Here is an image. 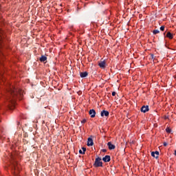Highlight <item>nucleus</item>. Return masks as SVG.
<instances>
[{"label": "nucleus", "mask_w": 176, "mask_h": 176, "mask_svg": "<svg viewBox=\"0 0 176 176\" xmlns=\"http://www.w3.org/2000/svg\"><path fill=\"white\" fill-rule=\"evenodd\" d=\"M6 90L8 93L6 98L9 102V105L11 104L12 107H14V104H16V98H23L24 91L20 89H16L13 85H10Z\"/></svg>", "instance_id": "nucleus-1"}, {"label": "nucleus", "mask_w": 176, "mask_h": 176, "mask_svg": "<svg viewBox=\"0 0 176 176\" xmlns=\"http://www.w3.org/2000/svg\"><path fill=\"white\" fill-rule=\"evenodd\" d=\"M2 38H5V36H3V31L0 30V59L3 60L5 56L3 55V53H2ZM0 60V64H2V62Z\"/></svg>", "instance_id": "nucleus-2"}, {"label": "nucleus", "mask_w": 176, "mask_h": 176, "mask_svg": "<svg viewBox=\"0 0 176 176\" xmlns=\"http://www.w3.org/2000/svg\"><path fill=\"white\" fill-rule=\"evenodd\" d=\"M101 157H98L97 158H96L94 166L95 167H102V162H101Z\"/></svg>", "instance_id": "nucleus-3"}, {"label": "nucleus", "mask_w": 176, "mask_h": 176, "mask_svg": "<svg viewBox=\"0 0 176 176\" xmlns=\"http://www.w3.org/2000/svg\"><path fill=\"white\" fill-rule=\"evenodd\" d=\"M98 66L102 69H104V68H106L107 67V62L105 61V60L101 59L100 61L98 62Z\"/></svg>", "instance_id": "nucleus-4"}, {"label": "nucleus", "mask_w": 176, "mask_h": 176, "mask_svg": "<svg viewBox=\"0 0 176 176\" xmlns=\"http://www.w3.org/2000/svg\"><path fill=\"white\" fill-rule=\"evenodd\" d=\"M14 173L16 175L20 173V166L18 164H14Z\"/></svg>", "instance_id": "nucleus-5"}, {"label": "nucleus", "mask_w": 176, "mask_h": 176, "mask_svg": "<svg viewBox=\"0 0 176 176\" xmlns=\"http://www.w3.org/2000/svg\"><path fill=\"white\" fill-rule=\"evenodd\" d=\"M141 112H143V113H146V112H148L149 111V106L148 105H144L140 109Z\"/></svg>", "instance_id": "nucleus-6"}, {"label": "nucleus", "mask_w": 176, "mask_h": 176, "mask_svg": "<svg viewBox=\"0 0 176 176\" xmlns=\"http://www.w3.org/2000/svg\"><path fill=\"white\" fill-rule=\"evenodd\" d=\"M100 116H102V118H103V116L108 118V116H109V111L105 110L102 111L100 113Z\"/></svg>", "instance_id": "nucleus-7"}, {"label": "nucleus", "mask_w": 176, "mask_h": 176, "mask_svg": "<svg viewBox=\"0 0 176 176\" xmlns=\"http://www.w3.org/2000/svg\"><path fill=\"white\" fill-rule=\"evenodd\" d=\"M103 162H104V163H108L109 162H111V156L109 155H105L103 158H102Z\"/></svg>", "instance_id": "nucleus-8"}, {"label": "nucleus", "mask_w": 176, "mask_h": 176, "mask_svg": "<svg viewBox=\"0 0 176 176\" xmlns=\"http://www.w3.org/2000/svg\"><path fill=\"white\" fill-rule=\"evenodd\" d=\"M93 145H94V142H93V139L89 138L87 140V146H93Z\"/></svg>", "instance_id": "nucleus-9"}, {"label": "nucleus", "mask_w": 176, "mask_h": 176, "mask_svg": "<svg viewBox=\"0 0 176 176\" xmlns=\"http://www.w3.org/2000/svg\"><path fill=\"white\" fill-rule=\"evenodd\" d=\"M39 60L41 63H46V61H47V57H46L45 55H41Z\"/></svg>", "instance_id": "nucleus-10"}, {"label": "nucleus", "mask_w": 176, "mask_h": 176, "mask_svg": "<svg viewBox=\"0 0 176 176\" xmlns=\"http://www.w3.org/2000/svg\"><path fill=\"white\" fill-rule=\"evenodd\" d=\"M151 156H153V157H155V159H158L159 158V151H153L151 153Z\"/></svg>", "instance_id": "nucleus-11"}, {"label": "nucleus", "mask_w": 176, "mask_h": 176, "mask_svg": "<svg viewBox=\"0 0 176 176\" xmlns=\"http://www.w3.org/2000/svg\"><path fill=\"white\" fill-rule=\"evenodd\" d=\"M89 113L91 118H96V110L90 109L89 111Z\"/></svg>", "instance_id": "nucleus-12"}, {"label": "nucleus", "mask_w": 176, "mask_h": 176, "mask_svg": "<svg viewBox=\"0 0 176 176\" xmlns=\"http://www.w3.org/2000/svg\"><path fill=\"white\" fill-rule=\"evenodd\" d=\"M107 146H109V149L110 151H112V149H115L116 146L114 144H113L111 142H109L107 143Z\"/></svg>", "instance_id": "nucleus-13"}, {"label": "nucleus", "mask_w": 176, "mask_h": 176, "mask_svg": "<svg viewBox=\"0 0 176 176\" xmlns=\"http://www.w3.org/2000/svg\"><path fill=\"white\" fill-rule=\"evenodd\" d=\"M87 75H89V73H87V72L80 73V78H86V76H87Z\"/></svg>", "instance_id": "nucleus-14"}, {"label": "nucleus", "mask_w": 176, "mask_h": 176, "mask_svg": "<svg viewBox=\"0 0 176 176\" xmlns=\"http://www.w3.org/2000/svg\"><path fill=\"white\" fill-rule=\"evenodd\" d=\"M166 38H168L169 39H173V38L174 37V36H173V34H171V32H168L166 33Z\"/></svg>", "instance_id": "nucleus-15"}, {"label": "nucleus", "mask_w": 176, "mask_h": 176, "mask_svg": "<svg viewBox=\"0 0 176 176\" xmlns=\"http://www.w3.org/2000/svg\"><path fill=\"white\" fill-rule=\"evenodd\" d=\"M160 32V31L158 30H154L153 31V34L154 35H156V34H159Z\"/></svg>", "instance_id": "nucleus-16"}, {"label": "nucleus", "mask_w": 176, "mask_h": 176, "mask_svg": "<svg viewBox=\"0 0 176 176\" xmlns=\"http://www.w3.org/2000/svg\"><path fill=\"white\" fill-rule=\"evenodd\" d=\"M166 133H171V129H170V127H167L166 129Z\"/></svg>", "instance_id": "nucleus-17"}, {"label": "nucleus", "mask_w": 176, "mask_h": 176, "mask_svg": "<svg viewBox=\"0 0 176 176\" xmlns=\"http://www.w3.org/2000/svg\"><path fill=\"white\" fill-rule=\"evenodd\" d=\"M87 122V120L86 119H84L81 121L82 124H85V123H86Z\"/></svg>", "instance_id": "nucleus-18"}, {"label": "nucleus", "mask_w": 176, "mask_h": 176, "mask_svg": "<svg viewBox=\"0 0 176 176\" xmlns=\"http://www.w3.org/2000/svg\"><path fill=\"white\" fill-rule=\"evenodd\" d=\"M79 153L80 155H85V152H83V151H82V150H79Z\"/></svg>", "instance_id": "nucleus-19"}, {"label": "nucleus", "mask_w": 176, "mask_h": 176, "mask_svg": "<svg viewBox=\"0 0 176 176\" xmlns=\"http://www.w3.org/2000/svg\"><path fill=\"white\" fill-rule=\"evenodd\" d=\"M160 30L161 31H164V26H161L160 28Z\"/></svg>", "instance_id": "nucleus-20"}, {"label": "nucleus", "mask_w": 176, "mask_h": 176, "mask_svg": "<svg viewBox=\"0 0 176 176\" xmlns=\"http://www.w3.org/2000/svg\"><path fill=\"white\" fill-rule=\"evenodd\" d=\"M0 23H3V19H2V16L0 15Z\"/></svg>", "instance_id": "nucleus-21"}, {"label": "nucleus", "mask_w": 176, "mask_h": 176, "mask_svg": "<svg viewBox=\"0 0 176 176\" xmlns=\"http://www.w3.org/2000/svg\"><path fill=\"white\" fill-rule=\"evenodd\" d=\"M111 94L113 97H115V96H116V92L113 91Z\"/></svg>", "instance_id": "nucleus-22"}, {"label": "nucleus", "mask_w": 176, "mask_h": 176, "mask_svg": "<svg viewBox=\"0 0 176 176\" xmlns=\"http://www.w3.org/2000/svg\"><path fill=\"white\" fill-rule=\"evenodd\" d=\"M82 152H84V153L86 152V148L82 147Z\"/></svg>", "instance_id": "nucleus-23"}, {"label": "nucleus", "mask_w": 176, "mask_h": 176, "mask_svg": "<svg viewBox=\"0 0 176 176\" xmlns=\"http://www.w3.org/2000/svg\"><path fill=\"white\" fill-rule=\"evenodd\" d=\"M151 57L152 60H153L155 56L153 54H151Z\"/></svg>", "instance_id": "nucleus-24"}, {"label": "nucleus", "mask_w": 176, "mask_h": 176, "mask_svg": "<svg viewBox=\"0 0 176 176\" xmlns=\"http://www.w3.org/2000/svg\"><path fill=\"white\" fill-rule=\"evenodd\" d=\"M168 144L167 142H164V146H167Z\"/></svg>", "instance_id": "nucleus-25"}, {"label": "nucleus", "mask_w": 176, "mask_h": 176, "mask_svg": "<svg viewBox=\"0 0 176 176\" xmlns=\"http://www.w3.org/2000/svg\"><path fill=\"white\" fill-rule=\"evenodd\" d=\"M102 151L105 153L107 152V149H102Z\"/></svg>", "instance_id": "nucleus-26"}, {"label": "nucleus", "mask_w": 176, "mask_h": 176, "mask_svg": "<svg viewBox=\"0 0 176 176\" xmlns=\"http://www.w3.org/2000/svg\"><path fill=\"white\" fill-rule=\"evenodd\" d=\"M2 72H0V76H2Z\"/></svg>", "instance_id": "nucleus-27"}, {"label": "nucleus", "mask_w": 176, "mask_h": 176, "mask_svg": "<svg viewBox=\"0 0 176 176\" xmlns=\"http://www.w3.org/2000/svg\"><path fill=\"white\" fill-rule=\"evenodd\" d=\"M174 155H175V156L176 157V150L175 151Z\"/></svg>", "instance_id": "nucleus-28"}]
</instances>
